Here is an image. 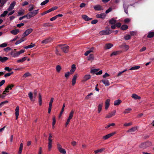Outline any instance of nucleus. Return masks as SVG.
Masks as SVG:
<instances>
[{"label": "nucleus", "mask_w": 154, "mask_h": 154, "mask_svg": "<svg viewBox=\"0 0 154 154\" xmlns=\"http://www.w3.org/2000/svg\"><path fill=\"white\" fill-rule=\"evenodd\" d=\"M152 145L151 142L150 141H146L140 144L139 147L140 148L144 149L151 146Z\"/></svg>", "instance_id": "f257e3e1"}, {"label": "nucleus", "mask_w": 154, "mask_h": 154, "mask_svg": "<svg viewBox=\"0 0 154 154\" xmlns=\"http://www.w3.org/2000/svg\"><path fill=\"white\" fill-rule=\"evenodd\" d=\"M74 111L73 110H72L69 113V116L65 123V126L66 127L69 124L70 120L72 118L73 116V114Z\"/></svg>", "instance_id": "f03ea898"}, {"label": "nucleus", "mask_w": 154, "mask_h": 154, "mask_svg": "<svg viewBox=\"0 0 154 154\" xmlns=\"http://www.w3.org/2000/svg\"><path fill=\"white\" fill-rule=\"evenodd\" d=\"M59 47L65 53H66L68 51L69 47L68 46L65 45H59L57 48Z\"/></svg>", "instance_id": "7ed1b4c3"}, {"label": "nucleus", "mask_w": 154, "mask_h": 154, "mask_svg": "<svg viewBox=\"0 0 154 154\" xmlns=\"http://www.w3.org/2000/svg\"><path fill=\"white\" fill-rule=\"evenodd\" d=\"M57 148L60 153L63 154H66V152L65 149L62 148L61 145L59 143H57Z\"/></svg>", "instance_id": "20e7f679"}, {"label": "nucleus", "mask_w": 154, "mask_h": 154, "mask_svg": "<svg viewBox=\"0 0 154 154\" xmlns=\"http://www.w3.org/2000/svg\"><path fill=\"white\" fill-rule=\"evenodd\" d=\"M39 9H38L37 10H34L31 11H29L28 13V16L31 18L36 15L38 13V11Z\"/></svg>", "instance_id": "39448f33"}, {"label": "nucleus", "mask_w": 154, "mask_h": 154, "mask_svg": "<svg viewBox=\"0 0 154 154\" xmlns=\"http://www.w3.org/2000/svg\"><path fill=\"white\" fill-rule=\"evenodd\" d=\"M111 33L110 30L109 29L106 30H102L100 31L99 34L101 35H109Z\"/></svg>", "instance_id": "423d86ee"}, {"label": "nucleus", "mask_w": 154, "mask_h": 154, "mask_svg": "<svg viewBox=\"0 0 154 154\" xmlns=\"http://www.w3.org/2000/svg\"><path fill=\"white\" fill-rule=\"evenodd\" d=\"M116 134V132L115 131L112 132L111 133L108 134L106 135H105L103 137V139L104 140H106L111 137L113 136L114 135Z\"/></svg>", "instance_id": "0eeeda50"}, {"label": "nucleus", "mask_w": 154, "mask_h": 154, "mask_svg": "<svg viewBox=\"0 0 154 154\" xmlns=\"http://www.w3.org/2000/svg\"><path fill=\"white\" fill-rule=\"evenodd\" d=\"M78 75L77 73H75L74 74L72 77V85L74 86L76 83V80H77V78L78 77Z\"/></svg>", "instance_id": "6e6552de"}, {"label": "nucleus", "mask_w": 154, "mask_h": 154, "mask_svg": "<svg viewBox=\"0 0 154 154\" xmlns=\"http://www.w3.org/2000/svg\"><path fill=\"white\" fill-rule=\"evenodd\" d=\"M91 78V75L90 74H86L83 77L82 82H85Z\"/></svg>", "instance_id": "1a4fd4ad"}, {"label": "nucleus", "mask_w": 154, "mask_h": 154, "mask_svg": "<svg viewBox=\"0 0 154 154\" xmlns=\"http://www.w3.org/2000/svg\"><path fill=\"white\" fill-rule=\"evenodd\" d=\"M33 31V29L31 28H29L26 30L23 33V35L24 37L27 36Z\"/></svg>", "instance_id": "9d476101"}, {"label": "nucleus", "mask_w": 154, "mask_h": 154, "mask_svg": "<svg viewBox=\"0 0 154 154\" xmlns=\"http://www.w3.org/2000/svg\"><path fill=\"white\" fill-rule=\"evenodd\" d=\"M51 40L52 39L51 38H48L43 40L41 42V43L44 45H45L50 42Z\"/></svg>", "instance_id": "9b49d317"}, {"label": "nucleus", "mask_w": 154, "mask_h": 154, "mask_svg": "<svg viewBox=\"0 0 154 154\" xmlns=\"http://www.w3.org/2000/svg\"><path fill=\"white\" fill-rule=\"evenodd\" d=\"M19 106H17L16 108L15 109V115L16 116V119H17L18 116L19 115Z\"/></svg>", "instance_id": "f8f14e48"}, {"label": "nucleus", "mask_w": 154, "mask_h": 154, "mask_svg": "<svg viewBox=\"0 0 154 154\" xmlns=\"http://www.w3.org/2000/svg\"><path fill=\"white\" fill-rule=\"evenodd\" d=\"M116 111V110H114L112 112L109 113L106 115V118H109L112 117L115 115Z\"/></svg>", "instance_id": "ddd939ff"}, {"label": "nucleus", "mask_w": 154, "mask_h": 154, "mask_svg": "<svg viewBox=\"0 0 154 154\" xmlns=\"http://www.w3.org/2000/svg\"><path fill=\"white\" fill-rule=\"evenodd\" d=\"M113 46V45L111 43H106L104 47V48L105 49H109L111 48Z\"/></svg>", "instance_id": "4468645a"}, {"label": "nucleus", "mask_w": 154, "mask_h": 154, "mask_svg": "<svg viewBox=\"0 0 154 154\" xmlns=\"http://www.w3.org/2000/svg\"><path fill=\"white\" fill-rule=\"evenodd\" d=\"M106 16V15L104 13H102L100 14H97L96 15L97 18H101L104 19Z\"/></svg>", "instance_id": "2eb2a0df"}, {"label": "nucleus", "mask_w": 154, "mask_h": 154, "mask_svg": "<svg viewBox=\"0 0 154 154\" xmlns=\"http://www.w3.org/2000/svg\"><path fill=\"white\" fill-rule=\"evenodd\" d=\"M28 95L31 101H34L35 100V97H33V94L32 92H29Z\"/></svg>", "instance_id": "dca6fc26"}, {"label": "nucleus", "mask_w": 154, "mask_h": 154, "mask_svg": "<svg viewBox=\"0 0 154 154\" xmlns=\"http://www.w3.org/2000/svg\"><path fill=\"white\" fill-rule=\"evenodd\" d=\"M120 47L121 48H124V49L126 51L128 50L129 48V46L128 45H127L125 44H123L120 45Z\"/></svg>", "instance_id": "f3484780"}, {"label": "nucleus", "mask_w": 154, "mask_h": 154, "mask_svg": "<svg viewBox=\"0 0 154 154\" xmlns=\"http://www.w3.org/2000/svg\"><path fill=\"white\" fill-rule=\"evenodd\" d=\"M110 100L109 99H107L105 102V109L106 110L109 108L110 105Z\"/></svg>", "instance_id": "a211bd4d"}, {"label": "nucleus", "mask_w": 154, "mask_h": 154, "mask_svg": "<svg viewBox=\"0 0 154 154\" xmlns=\"http://www.w3.org/2000/svg\"><path fill=\"white\" fill-rule=\"evenodd\" d=\"M76 69V67L75 65V64H72L71 67V69L70 70V72L71 74H72L75 71Z\"/></svg>", "instance_id": "6ab92c4d"}, {"label": "nucleus", "mask_w": 154, "mask_h": 154, "mask_svg": "<svg viewBox=\"0 0 154 154\" xmlns=\"http://www.w3.org/2000/svg\"><path fill=\"white\" fill-rule=\"evenodd\" d=\"M101 81L106 86H109L110 85L108 80L106 79H103Z\"/></svg>", "instance_id": "aec40b11"}, {"label": "nucleus", "mask_w": 154, "mask_h": 154, "mask_svg": "<svg viewBox=\"0 0 154 154\" xmlns=\"http://www.w3.org/2000/svg\"><path fill=\"white\" fill-rule=\"evenodd\" d=\"M82 18L85 21H89L92 19V18H90L89 17L86 15H82Z\"/></svg>", "instance_id": "412c9836"}, {"label": "nucleus", "mask_w": 154, "mask_h": 154, "mask_svg": "<svg viewBox=\"0 0 154 154\" xmlns=\"http://www.w3.org/2000/svg\"><path fill=\"white\" fill-rule=\"evenodd\" d=\"M94 8L96 10L101 11L103 10V8L100 5H97L94 7Z\"/></svg>", "instance_id": "4be33fe9"}, {"label": "nucleus", "mask_w": 154, "mask_h": 154, "mask_svg": "<svg viewBox=\"0 0 154 154\" xmlns=\"http://www.w3.org/2000/svg\"><path fill=\"white\" fill-rule=\"evenodd\" d=\"M105 149V148H102L100 149H98L96 150H95L94 151V152L95 154H97L98 153L102 152Z\"/></svg>", "instance_id": "5701e85b"}, {"label": "nucleus", "mask_w": 154, "mask_h": 154, "mask_svg": "<svg viewBox=\"0 0 154 154\" xmlns=\"http://www.w3.org/2000/svg\"><path fill=\"white\" fill-rule=\"evenodd\" d=\"M137 130V129L136 127H133L130 129H129L128 131V132H131V133H134Z\"/></svg>", "instance_id": "b1692460"}, {"label": "nucleus", "mask_w": 154, "mask_h": 154, "mask_svg": "<svg viewBox=\"0 0 154 154\" xmlns=\"http://www.w3.org/2000/svg\"><path fill=\"white\" fill-rule=\"evenodd\" d=\"M57 8V6L53 7L49 9L47 11L45 14L48 13L49 12H51L55 10Z\"/></svg>", "instance_id": "393cba45"}, {"label": "nucleus", "mask_w": 154, "mask_h": 154, "mask_svg": "<svg viewBox=\"0 0 154 154\" xmlns=\"http://www.w3.org/2000/svg\"><path fill=\"white\" fill-rule=\"evenodd\" d=\"M131 97L132 98L135 99H139L140 100V99L141 97H140L138 96L137 94H132Z\"/></svg>", "instance_id": "a878e982"}, {"label": "nucleus", "mask_w": 154, "mask_h": 154, "mask_svg": "<svg viewBox=\"0 0 154 154\" xmlns=\"http://www.w3.org/2000/svg\"><path fill=\"white\" fill-rule=\"evenodd\" d=\"M19 32V30L18 29H15L11 31V33L14 35L17 34Z\"/></svg>", "instance_id": "bb28decb"}, {"label": "nucleus", "mask_w": 154, "mask_h": 154, "mask_svg": "<svg viewBox=\"0 0 154 154\" xmlns=\"http://www.w3.org/2000/svg\"><path fill=\"white\" fill-rule=\"evenodd\" d=\"M103 104H99L98 106V113H100L102 110V106H103Z\"/></svg>", "instance_id": "cd10ccee"}, {"label": "nucleus", "mask_w": 154, "mask_h": 154, "mask_svg": "<svg viewBox=\"0 0 154 154\" xmlns=\"http://www.w3.org/2000/svg\"><path fill=\"white\" fill-rule=\"evenodd\" d=\"M27 58V57H23L21 59L18 60L17 61V63L23 62L25 61Z\"/></svg>", "instance_id": "c85d7f7f"}, {"label": "nucleus", "mask_w": 154, "mask_h": 154, "mask_svg": "<svg viewBox=\"0 0 154 154\" xmlns=\"http://www.w3.org/2000/svg\"><path fill=\"white\" fill-rule=\"evenodd\" d=\"M121 102V100H120L119 99L114 101V104L115 106H118L119 105Z\"/></svg>", "instance_id": "c756f323"}, {"label": "nucleus", "mask_w": 154, "mask_h": 154, "mask_svg": "<svg viewBox=\"0 0 154 154\" xmlns=\"http://www.w3.org/2000/svg\"><path fill=\"white\" fill-rule=\"evenodd\" d=\"M154 36V32H149L147 37L149 38H151Z\"/></svg>", "instance_id": "7c9ffc66"}, {"label": "nucleus", "mask_w": 154, "mask_h": 154, "mask_svg": "<svg viewBox=\"0 0 154 154\" xmlns=\"http://www.w3.org/2000/svg\"><path fill=\"white\" fill-rule=\"evenodd\" d=\"M8 58L6 57H2L0 56V61L2 62H4L8 60Z\"/></svg>", "instance_id": "2f4dec72"}, {"label": "nucleus", "mask_w": 154, "mask_h": 154, "mask_svg": "<svg viewBox=\"0 0 154 154\" xmlns=\"http://www.w3.org/2000/svg\"><path fill=\"white\" fill-rule=\"evenodd\" d=\"M140 66H133L129 69L130 70H137L140 68Z\"/></svg>", "instance_id": "473e14b6"}, {"label": "nucleus", "mask_w": 154, "mask_h": 154, "mask_svg": "<svg viewBox=\"0 0 154 154\" xmlns=\"http://www.w3.org/2000/svg\"><path fill=\"white\" fill-rule=\"evenodd\" d=\"M56 69L57 72L58 73H59L60 72L62 68L60 65H57L56 66Z\"/></svg>", "instance_id": "72a5a7b5"}, {"label": "nucleus", "mask_w": 154, "mask_h": 154, "mask_svg": "<svg viewBox=\"0 0 154 154\" xmlns=\"http://www.w3.org/2000/svg\"><path fill=\"white\" fill-rule=\"evenodd\" d=\"M132 109L131 108H128L125 109L124 111V113L125 114L129 113L131 111Z\"/></svg>", "instance_id": "f704fd0d"}, {"label": "nucleus", "mask_w": 154, "mask_h": 154, "mask_svg": "<svg viewBox=\"0 0 154 154\" xmlns=\"http://www.w3.org/2000/svg\"><path fill=\"white\" fill-rule=\"evenodd\" d=\"M94 59V56L93 54H90L88 58V60H93Z\"/></svg>", "instance_id": "c9c22d12"}, {"label": "nucleus", "mask_w": 154, "mask_h": 154, "mask_svg": "<svg viewBox=\"0 0 154 154\" xmlns=\"http://www.w3.org/2000/svg\"><path fill=\"white\" fill-rule=\"evenodd\" d=\"M11 54L12 57H17L19 56L17 52L14 53V52H12L11 53Z\"/></svg>", "instance_id": "e433bc0d"}, {"label": "nucleus", "mask_w": 154, "mask_h": 154, "mask_svg": "<svg viewBox=\"0 0 154 154\" xmlns=\"http://www.w3.org/2000/svg\"><path fill=\"white\" fill-rule=\"evenodd\" d=\"M128 28V26L126 25H123L122 26L121 29L122 30H125L127 29Z\"/></svg>", "instance_id": "4c0bfd02"}, {"label": "nucleus", "mask_w": 154, "mask_h": 154, "mask_svg": "<svg viewBox=\"0 0 154 154\" xmlns=\"http://www.w3.org/2000/svg\"><path fill=\"white\" fill-rule=\"evenodd\" d=\"M24 10H21L20 11L18 12V14L17 15V16H20L24 14Z\"/></svg>", "instance_id": "58836bf2"}, {"label": "nucleus", "mask_w": 154, "mask_h": 154, "mask_svg": "<svg viewBox=\"0 0 154 154\" xmlns=\"http://www.w3.org/2000/svg\"><path fill=\"white\" fill-rule=\"evenodd\" d=\"M116 20L113 18H112L109 20V23L111 24H113L115 23Z\"/></svg>", "instance_id": "ea45409f"}, {"label": "nucleus", "mask_w": 154, "mask_h": 154, "mask_svg": "<svg viewBox=\"0 0 154 154\" xmlns=\"http://www.w3.org/2000/svg\"><path fill=\"white\" fill-rule=\"evenodd\" d=\"M31 75L30 73L29 72H27L26 73L24 74L23 75V77L24 78H26L28 77L29 76Z\"/></svg>", "instance_id": "a19ab883"}, {"label": "nucleus", "mask_w": 154, "mask_h": 154, "mask_svg": "<svg viewBox=\"0 0 154 154\" xmlns=\"http://www.w3.org/2000/svg\"><path fill=\"white\" fill-rule=\"evenodd\" d=\"M52 136L51 134L50 133L49 134V136L48 137V142H52Z\"/></svg>", "instance_id": "79ce46f5"}, {"label": "nucleus", "mask_w": 154, "mask_h": 154, "mask_svg": "<svg viewBox=\"0 0 154 154\" xmlns=\"http://www.w3.org/2000/svg\"><path fill=\"white\" fill-rule=\"evenodd\" d=\"M115 125V124L114 123H112L109 124L108 125H107L105 127L106 128H108L109 127L111 126H114Z\"/></svg>", "instance_id": "37998d69"}, {"label": "nucleus", "mask_w": 154, "mask_h": 154, "mask_svg": "<svg viewBox=\"0 0 154 154\" xmlns=\"http://www.w3.org/2000/svg\"><path fill=\"white\" fill-rule=\"evenodd\" d=\"M54 100V98L51 97V98L50 100L49 103V106L52 107V104L53 103V102Z\"/></svg>", "instance_id": "c03bdc74"}, {"label": "nucleus", "mask_w": 154, "mask_h": 154, "mask_svg": "<svg viewBox=\"0 0 154 154\" xmlns=\"http://www.w3.org/2000/svg\"><path fill=\"white\" fill-rule=\"evenodd\" d=\"M16 4V2H13L10 4L9 7L11 8L12 9H14V7Z\"/></svg>", "instance_id": "a18cd8bd"}, {"label": "nucleus", "mask_w": 154, "mask_h": 154, "mask_svg": "<svg viewBox=\"0 0 154 154\" xmlns=\"http://www.w3.org/2000/svg\"><path fill=\"white\" fill-rule=\"evenodd\" d=\"M16 4V2H13L10 4L9 7L11 8L12 9H14V7Z\"/></svg>", "instance_id": "49530a36"}, {"label": "nucleus", "mask_w": 154, "mask_h": 154, "mask_svg": "<svg viewBox=\"0 0 154 154\" xmlns=\"http://www.w3.org/2000/svg\"><path fill=\"white\" fill-rule=\"evenodd\" d=\"M70 74H71V73L69 72H66L65 74V77L66 79H68L69 78V76Z\"/></svg>", "instance_id": "de8ad7c7"}, {"label": "nucleus", "mask_w": 154, "mask_h": 154, "mask_svg": "<svg viewBox=\"0 0 154 154\" xmlns=\"http://www.w3.org/2000/svg\"><path fill=\"white\" fill-rule=\"evenodd\" d=\"M52 142H48V150L49 151H50L52 147Z\"/></svg>", "instance_id": "09e8293b"}, {"label": "nucleus", "mask_w": 154, "mask_h": 154, "mask_svg": "<svg viewBox=\"0 0 154 154\" xmlns=\"http://www.w3.org/2000/svg\"><path fill=\"white\" fill-rule=\"evenodd\" d=\"M56 123V119L55 117H53V122L52 127L53 128H54V125Z\"/></svg>", "instance_id": "8fccbe9b"}, {"label": "nucleus", "mask_w": 154, "mask_h": 154, "mask_svg": "<svg viewBox=\"0 0 154 154\" xmlns=\"http://www.w3.org/2000/svg\"><path fill=\"white\" fill-rule=\"evenodd\" d=\"M8 12L7 11H5L3 13L1 14L0 17H5L7 14H8Z\"/></svg>", "instance_id": "3c124183"}, {"label": "nucleus", "mask_w": 154, "mask_h": 154, "mask_svg": "<svg viewBox=\"0 0 154 154\" xmlns=\"http://www.w3.org/2000/svg\"><path fill=\"white\" fill-rule=\"evenodd\" d=\"M49 2V0H46L41 3V5L43 6L47 4Z\"/></svg>", "instance_id": "603ef678"}, {"label": "nucleus", "mask_w": 154, "mask_h": 154, "mask_svg": "<svg viewBox=\"0 0 154 154\" xmlns=\"http://www.w3.org/2000/svg\"><path fill=\"white\" fill-rule=\"evenodd\" d=\"M29 7L30 8H29L28 10L29 11H32L34 8L33 5L32 4L30 5H29Z\"/></svg>", "instance_id": "864d4df0"}, {"label": "nucleus", "mask_w": 154, "mask_h": 154, "mask_svg": "<svg viewBox=\"0 0 154 154\" xmlns=\"http://www.w3.org/2000/svg\"><path fill=\"white\" fill-rule=\"evenodd\" d=\"M118 51H114L110 54V56L112 57L113 56L116 55L118 54Z\"/></svg>", "instance_id": "5fc2aeb1"}, {"label": "nucleus", "mask_w": 154, "mask_h": 154, "mask_svg": "<svg viewBox=\"0 0 154 154\" xmlns=\"http://www.w3.org/2000/svg\"><path fill=\"white\" fill-rule=\"evenodd\" d=\"M124 38L125 40H128L130 39L131 36L129 35H126L124 36Z\"/></svg>", "instance_id": "6e6d98bb"}, {"label": "nucleus", "mask_w": 154, "mask_h": 154, "mask_svg": "<svg viewBox=\"0 0 154 154\" xmlns=\"http://www.w3.org/2000/svg\"><path fill=\"white\" fill-rule=\"evenodd\" d=\"M7 46V44L6 43H4L0 45V48L5 47Z\"/></svg>", "instance_id": "4d7b16f0"}, {"label": "nucleus", "mask_w": 154, "mask_h": 154, "mask_svg": "<svg viewBox=\"0 0 154 154\" xmlns=\"http://www.w3.org/2000/svg\"><path fill=\"white\" fill-rule=\"evenodd\" d=\"M93 95V93H90L88 94L85 97V99L86 100H88L90 98V96L92 95Z\"/></svg>", "instance_id": "13d9d810"}, {"label": "nucleus", "mask_w": 154, "mask_h": 154, "mask_svg": "<svg viewBox=\"0 0 154 154\" xmlns=\"http://www.w3.org/2000/svg\"><path fill=\"white\" fill-rule=\"evenodd\" d=\"M24 41V40H23L22 39H21L20 40L17 41L15 43V44L16 45H17Z\"/></svg>", "instance_id": "bf43d9fd"}, {"label": "nucleus", "mask_w": 154, "mask_h": 154, "mask_svg": "<svg viewBox=\"0 0 154 154\" xmlns=\"http://www.w3.org/2000/svg\"><path fill=\"white\" fill-rule=\"evenodd\" d=\"M98 69H91V73H95L96 72H97L98 71Z\"/></svg>", "instance_id": "052dcab7"}, {"label": "nucleus", "mask_w": 154, "mask_h": 154, "mask_svg": "<svg viewBox=\"0 0 154 154\" xmlns=\"http://www.w3.org/2000/svg\"><path fill=\"white\" fill-rule=\"evenodd\" d=\"M8 102V101L7 100L5 101H3L2 102L0 103V106L2 107V106H3L5 103H7Z\"/></svg>", "instance_id": "680f3d73"}, {"label": "nucleus", "mask_w": 154, "mask_h": 154, "mask_svg": "<svg viewBox=\"0 0 154 154\" xmlns=\"http://www.w3.org/2000/svg\"><path fill=\"white\" fill-rule=\"evenodd\" d=\"M25 52V50H24L22 49L20 51L17 52L19 56L21 54Z\"/></svg>", "instance_id": "e2e57ef3"}, {"label": "nucleus", "mask_w": 154, "mask_h": 154, "mask_svg": "<svg viewBox=\"0 0 154 154\" xmlns=\"http://www.w3.org/2000/svg\"><path fill=\"white\" fill-rule=\"evenodd\" d=\"M112 9L111 8H109L108 9H107L106 11V14L108 13L109 12L112 11Z\"/></svg>", "instance_id": "0e129e2a"}, {"label": "nucleus", "mask_w": 154, "mask_h": 154, "mask_svg": "<svg viewBox=\"0 0 154 154\" xmlns=\"http://www.w3.org/2000/svg\"><path fill=\"white\" fill-rule=\"evenodd\" d=\"M35 44H33L32 43H31L30 45H29V47L30 48H32L35 46Z\"/></svg>", "instance_id": "69168bd1"}, {"label": "nucleus", "mask_w": 154, "mask_h": 154, "mask_svg": "<svg viewBox=\"0 0 154 154\" xmlns=\"http://www.w3.org/2000/svg\"><path fill=\"white\" fill-rule=\"evenodd\" d=\"M11 48L10 47H7L5 48H4V50L6 52H8L9 51L11 50Z\"/></svg>", "instance_id": "338daca9"}, {"label": "nucleus", "mask_w": 154, "mask_h": 154, "mask_svg": "<svg viewBox=\"0 0 154 154\" xmlns=\"http://www.w3.org/2000/svg\"><path fill=\"white\" fill-rule=\"evenodd\" d=\"M71 144L73 146H75L77 144V143L75 141H72L71 143Z\"/></svg>", "instance_id": "774afa93"}]
</instances>
